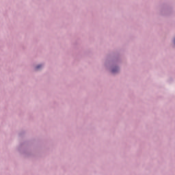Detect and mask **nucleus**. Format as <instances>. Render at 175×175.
Wrapping results in <instances>:
<instances>
[{"instance_id": "obj_1", "label": "nucleus", "mask_w": 175, "mask_h": 175, "mask_svg": "<svg viewBox=\"0 0 175 175\" xmlns=\"http://www.w3.org/2000/svg\"><path fill=\"white\" fill-rule=\"evenodd\" d=\"M118 70V68L116 67L112 70V73H116Z\"/></svg>"}, {"instance_id": "obj_2", "label": "nucleus", "mask_w": 175, "mask_h": 175, "mask_svg": "<svg viewBox=\"0 0 175 175\" xmlns=\"http://www.w3.org/2000/svg\"><path fill=\"white\" fill-rule=\"evenodd\" d=\"M42 68V65H38L36 67V70H38V69H40Z\"/></svg>"}]
</instances>
